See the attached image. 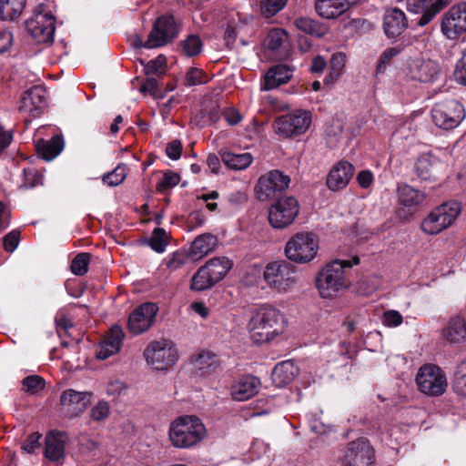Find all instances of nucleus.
Returning a JSON list of instances; mask_svg holds the SVG:
<instances>
[{
	"instance_id": "f257e3e1",
	"label": "nucleus",
	"mask_w": 466,
	"mask_h": 466,
	"mask_svg": "<svg viewBox=\"0 0 466 466\" xmlns=\"http://www.w3.org/2000/svg\"><path fill=\"white\" fill-rule=\"evenodd\" d=\"M360 258L352 261L335 259L328 263L316 277V287L322 298L336 297L350 285L349 272L353 264H359Z\"/></svg>"
},
{
	"instance_id": "f03ea898",
	"label": "nucleus",
	"mask_w": 466,
	"mask_h": 466,
	"mask_svg": "<svg viewBox=\"0 0 466 466\" xmlns=\"http://www.w3.org/2000/svg\"><path fill=\"white\" fill-rule=\"evenodd\" d=\"M248 327L256 343L268 342L282 333L284 318L279 309L262 306L252 312Z\"/></svg>"
},
{
	"instance_id": "7ed1b4c3",
	"label": "nucleus",
	"mask_w": 466,
	"mask_h": 466,
	"mask_svg": "<svg viewBox=\"0 0 466 466\" xmlns=\"http://www.w3.org/2000/svg\"><path fill=\"white\" fill-rule=\"evenodd\" d=\"M180 31L181 23L173 15H162L154 21L147 40L137 37L135 46L147 49L166 46L178 37Z\"/></svg>"
},
{
	"instance_id": "20e7f679",
	"label": "nucleus",
	"mask_w": 466,
	"mask_h": 466,
	"mask_svg": "<svg viewBox=\"0 0 466 466\" xmlns=\"http://www.w3.org/2000/svg\"><path fill=\"white\" fill-rule=\"evenodd\" d=\"M206 434L201 420L195 416H183L175 420L169 428V440L173 446L187 449L199 442Z\"/></svg>"
},
{
	"instance_id": "39448f33",
	"label": "nucleus",
	"mask_w": 466,
	"mask_h": 466,
	"mask_svg": "<svg viewBox=\"0 0 466 466\" xmlns=\"http://www.w3.org/2000/svg\"><path fill=\"white\" fill-rule=\"evenodd\" d=\"M263 279L278 292H288L299 282L298 268L286 260L272 261L264 268Z\"/></svg>"
},
{
	"instance_id": "423d86ee",
	"label": "nucleus",
	"mask_w": 466,
	"mask_h": 466,
	"mask_svg": "<svg viewBox=\"0 0 466 466\" xmlns=\"http://www.w3.org/2000/svg\"><path fill=\"white\" fill-rule=\"evenodd\" d=\"M319 249L317 236L311 232H299L285 246V256L292 262L304 264L311 261Z\"/></svg>"
},
{
	"instance_id": "0eeeda50",
	"label": "nucleus",
	"mask_w": 466,
	"mask_h": 466,
	"mask_svg": "<svg viewBox=\"0 0 466 466\" xmlns=\"http://www.w3.org/2000/svg\"><path fill=\"white\" fill-rule=\"evenodd\" d=\"M144 357L147 364L155 370H167L177 362L178 353L171 340L161 339L148 343L144 350Z\"/></svg>"
},
{
	"instance_id": "6e6552de",
	"label": "nucleus",
	"mask_w": 466,
	"mask_h": 466,
	"mask_svg": "<svg viewBox=\"0 0 466 466\" xmlns=\"http://www.w3.org/2000/svg\"><path fill=\"white\" fill-rule=\"evenodd\" d=\"M461 212L457 201L445 202L434 208L421 223V229L430 235H436L451 226Z\"/></svg>"
},
{
	"instance_id": "1a4fd4ad",
	"label": "nucleus",
	"mask_w": 466,
	"mask_h": 466,
	"mask_svg": "<svg viewBox=\"0 0 466 466\" xmlns=\"http://www.w3.org/2000/svg\"><path fill=\"white\" fill-rule=\"evenodd\" d=\"M461 212L457 201L445 202L434 208L421 223V229L430 235H436L451 226Z\"/></svg>"
},
{
	"instance_id": "9d476101",
	"label": "nucleus",
	"mask_w": 466,
	"mask_h": 466,
	"mask_svg": "<svg viewBox=\"0 0 466 466\" xmlns=\"http://www.w3.org/2000/svg\"><path fill=\"white\" fill-rule=\"evenodd\" d=\"M431 117L438 127L450 130L458 127L464 119L465 110L458 100L448 99L434 105Z\"/></svg>"
},
{
	"instance_id": "9b49d317",
	"label": "nucleus",
	"mask_w": 466,
	"mask_h": 466,
	"mask_svg": "<svg viewBox=\"0 0 466 466\" xmlns=\"http://www.w3.org/2000/svg\"><path fill=\"white\" fill-rule=\"evenodd\" d=\"M416 383L418 389L429 396H441L447 388L444 372L433 364H426L420 368L416 376Z\"/></svg>"
},
{
	"instance_id": "f8f14e48",
	"label": "nucleus",
	"mask_w": 466,
	"mask_h": 466,
	"mask_svg": "<svg viewBox=\"0 0 466 466\" xmlns=\"http://www.w3.org/2000/svg\"><path fill=\"white\" fill-rule=\"evenodd\" d=\"M299 212V201L294 197H284L278 199L268 209V222L278 229L290 226Z\"/></svg>"
},
{
	"instance_id": "ddd939ff",
	"label": "nucleus",
	"mask_w": 466,
	"mask_h": 466,
	"mask_svg": "<svg viewBox=\"0 0 466 466\" xmlns=\"http://www.w3.org/2000/svg\"><path fill=\"white\" fill-rule=\"evenodd\" d=\"M310 123L311 116L309 111L296 110L277 117L274 126L279 134L285 137H292L305 133Z\"/></svg>"
},
{
	"instance_id": "4468645a",
	"label": "nucleus",
	"mask_w": 466,
	"mask_h": 466,
	"mask_svg": "<svg viewBox=\"0 0 466 466\" xmlns=\"http://www.w3.org/2000/svg\"><path fill=\"white\" fill-rule=\"evenodd\" d=\"M290 183L289 176L284 174L279 169H272L268 173L261 175L255 186L257 198L260 201H265L277 192L286 190Z\"/></svg>"
},
{
	"instance_id": "2eb2a0df",
	"label": "nucleus",
	"mask_w": 466,
	"mask_h": 466,
	"mask_svg": "<svg viewBox=\"0 0 466 466\" xmlns=\"http://www.w3.org/2000/svg\"><path fill=\"white\" fill-rule=\"evenodd\" d=\"M56 19L50 13L36 12L25 21V28L38 43H49L54 39Z\"/></svg>"
},
{
	"instance_id": "dca6fc26",
	"label": "nucleus",
	"mask_w": 466,
	"mask_h": 466,
	"mask_svg": "<svg viewBox=\"0 0 466 466\" xmlns=\"http://www.w3.org/2000/svg\"><path fill=\"white\" fill-rule=\"evenodd\" d=\"M374 450L367 439L360 438L350 442L342 459L343 466H371Z\"/></svg>"
},
{
	"instance_id": "f3484780",
	"label": "nucleus",
	"mask_w": 466,
	"mask_h": 466,
	"mask_svg": "<svg viewBox=\"0 0 466 466\" xmlns=\"http://www.w3.org/2000/svg\"><path fill=\"white\" fill-rule=\"evenodd\" d=\"M441 26L443 35L450 39H457L466 33V3L451 7L444 14Z\"/></svg>"
},
{
	"instance_id": "a211bd4d",
	"label": "nucleus",
	"mask_w": 466,
	"mask_h": 466,
	"mask_svg": "<svg viewBox=\"0 0 466 466\" xmlns=\"http://www.w3.org/2000/svg\"><path fill=\"white\" fill-rule=\"evenodd\" d=\"M158 308L155 303H144L134 309L128 318L127 328L134 335L147 330L154 323Z\"/></svg>"
},
{
	"instance_id": "6ab92c4d",
	"label": "nucleus",
	"mask_w": 466,
	"mask_h": 466,
	"mask_svg": "<svg viewBox=\"0 0 466 466\" xmlns=\"http://www.w3.org/2000/svg\"><path fill=\"white\" fill-rule=\"evenodd\" d=\"M446 5L444 0H407L408 10L421 15L417 21L419 26L428 25Z\"/></svg>"
},
{
	"instance_id": "aec40b11",
	"label": "nucleus",
	"mask_w": 466,
	"mask_h": 466,
	"mask_svg": "<svg viewBox=\"0 0 466 466\" xmlns=\"http://www.w3.org/2000/svg\"><path fill=\"white\" fill-rule=\"evenodd\" d=\"M46 105V90L43 86H34L21 98L19 111L33 117L39 116Z\"/></svg>"
},
{
	"instance_id": "412c9836",
	"label": "nucleus",
	"mask_w": 466,
	"mask_h": 466,
	"mask_svg": "<svg viewBox=\"0 0 466 466\" xmlns=\"http://www.w3.org/2000/svg\"><path fill=\"white\" fill-rule=\"evenodd\" d=\"M91 392L69 389L62 392L60 403L70 417H76L91 403Z\"/></svg>"
},
{
	"instance_id": "4be33fe9",
	"label": "nucleus",
	"mask_w": 466,
	"mask_h": 466,
	"mask_svg": "<svg viewBox=\"0 0 466 466\" xmlns=\"http://www.w3.org/2000/svg\"><path fill=\"white\" fill-rule=\"evenodd\" d=\"M354 172V167L350 162L341 160L335 164L329 170L326 184L331 191H339L345 188L350 183Z\"/></svg>"
},
{
	"instance_id": "5701e85b",
	"label": "nucleus",
	"mask_w": 466,
	"mask_h": 466,
	"mask_svg": "<svg viewBox=\"0 0 466 466\" xmlns=\"http://www.w3.org/2000/svg\"><path fill=\"white\" fill-rule=\"evenodd\" d=\"M360 0H316L314 4L317 14L324 19H335L345 14L350 6Z\"/></svg>"
},
{
	"instance_id": "b1692460",
	"label": "nucleus",
	"mask_w": 466,
	"mask_h": 466,
	"mask_svg": "<svg viewBox=\"0 0 466 466\" xmlns=\"http://www.w3.org/2000/svg\"><path fill=\"white\" fill-rule=\"evenodd\" d=\"M408 27L404 12L397 7L387 9L383 16V30L388 38L400 35Z\"/></svg>"
},
{
	"instance_id": "393cba45",
	"label": "nucleus",
	"mask_w": 466,
	"mask_h": 466,
	"mask_svg": "<svg viewBox=\"0 0 466 466\" xmlns=\"http://www.w3.org/2000/svg\"><path fill=\"white\" fill-rule=\"evenodd\" d=\"M260 380L252 375L243 376L231 386V396L235 400L245 401L254 397L259 390Z\"/></svg>"
},
{
	"instance_id": "a878e982",
	"label": "nucleus",
	"mask_w": 466,
	"mask_h": 466,
	"mask_svg": "<svg viewBox=\"0 0 466 466\" xmlns=\"http://www.w3.org/2000/svg\"><path fill=\"white\" fill-rule=\"evenodd\" d=\"M293 68L285 64H278L268 68L261 86L263 90H271L287 84L292 77Z\"/></svg>"
},
{
	"instance_id": "bb28decb",
	"label": "nucleus",
	"mask_w": 466,
	"mask_h": 466,
	"mask_svg": "<svg viewBox=\"0 0 466 466\" xmlns=\"http://www.w3.org/2000/svg\"><path fill=\"white\" fill-rule=\"evenodd\" d=\"M410 75L415 80L429 83L435 79L440 73L439 65L431 59H416L410 64Z\"/></svg>"
},
{
	"instance_id": "cd10ccee",
	"label": "nucleus",
	"mask_w": 466,
	"mask_h": 466,
	"mask_svg": "<svg viewBox=\"0 0 466 466\" xmlns=\"http://www.w3.org/2000/svg\"><path fill=\"white\" fill-rule=\"evenodd\" d=\"M439 160L431 154L420 155L415 164L414 172L421 181H434L437 177Z\"/></svg>"
},
{
	"instance_id": "c85d7f7f",
	"label": "nucleus",
	"mask_w": 466,
	"mask_h": 466,
	"mask_svg": "<svg viewBox=\"0 0 466 466\" xmlns=\"http://www.w3.org/2000/svg\"><path fill=\"white\" fill-rule=\"evenodd\" d=\"M66 440L64 433L52 431L46 436V457L52 461H58L65 457Z\"/></svg>"
},
{
	"instance_id": "c756f323",
	"label": "nucleus",
	"mask_w": 466,
	"mask_h": 466,
	"mask_svg": "<svg viewBox=\"0 0 466 466\" xmlns=\"http://www.w3.org/2000/svg\"><path fill=\"white\" fill-rule=\"evenodd\" d=\"M299 374V368L292 360L282 361L275 366L271 373L274 385L282 388L290 383Z\"/></svg>"
},
{
	"instance_id": "7c9ffc66",
	"label": "nucleus",
	"mask_w": 466,
	"mask_h": 466,
	"mask_svg": "<svg viewBox=\"0 0 466 466\" xmlns=\"http://www.w3.org/2000/svg\"><path fill=\"white\" fill-rule=\"evenodd\" d=\"M263 43L265 47L274 52L276 56L279 57L286 56L289 36L284 29L273 28L269 30Z\"/></svg>"
},
{
	"instance_id": "2f4dec72",
	"label": "nucleus",
	"mask_w": 466,
	"mask_h": 466,
	"mask_svg": "<svg viewBox=\"0 0 466 466\" xmlns=\"http://www.w3.org/2000/svg\"><path fill=\"white\" fill-rule=\"evenodd\" d=\"M445 339L453 344L466 341V319L461 316L451 317L443 329Z\"/></svg>"
},
{
	"instance_id": "473e14b6",
	"label": "nucleus",
	"mask_w": 466,
	"mask_h": 466,
	"mask_svg": "<svg viewBox=\"0 0 466 466\" xmlns=\"http://www.w3.org/2000/svg\"><path fill=\"white\" fill-rule=\"evenodd\" d=\"M64 148V140L59 136H55L49 140L39 139L35 144L37 155L46 161H51L56 157Z\"/></svg>"
},
{
	"instance_id": "72a5a7b5",
	"label": "nucleus",
	"mask_w": 466,
	"mask_h": 466,
	"mask_svg": "<svg viewBox=\"0 0 466 466\" xmlns=\"http://www.w3.org/2000/svg\"><path fill=\"white\" fill-rule=\"evenodd\" d=\"M397 192L400 205L409 208H416L426 198L425 193L413 188L408 184L399 185Z\"/></svg>"
},
{
	"instance_id": "f704fd0d",
	"label": "nucleus",
	"mask_w": 466,
	"mask_h": 466,
	"mask_svg": "<svg viewBox=\"0 0 466 466\" xmlns=\"http://www.w3.org/2000/svg\"><path fill=\"white\" fill-rule=\"evenodd\" d=\"M216 245V238L212 234H202L195 238L190 247L192 259H198L211 252Z\"/></svg>"
},
{
	"instance_id": "c9c22d12",
	"label": "nucleus",
	"mask_w": 466,
	"mask_h": 466,
	"mask_svg": "<svg viewBox=\"0 0 466 466\" xmlns=\"http://www.w3.org/2000/svg\"><path fill=\"white\" fill-rule=\"evenodd\" d=\"M26 0H0V18L5 21H15L18 18Z\"/></svg>"
},
{
	"instance_id": "e433bc0d",
	"label": "nucleus",
	"mask_w": 466,
	"mask_h": 466,
	"mask_svg": "<svg viewBox=\"0 0 466 466\" xmlns=\"http://www.w3.org/2000/svg\"><path fill=\"white\" fill-rule=\"evenodd\" d=\"M218 282L204 265L200 267L191 279L190 289L194 291H204L211 289Z\"/></svg>"
},
{
	"instance_id": "4c0bfd02",
	"label": "nucleus",
	"mask_w": 466,
	"mask_h": 466,
	"mask_svg": "<svg viewBox=\"0 0 466 466\" xmlns=\"http://www.w3.org/2000/svg\"><path fill=\"white\" fill-rule=\"evenodd\" d=\"M221 160L231 169L242 170L251 164L253 157L250 153L235 154L226 151L221 154Z\"/></svg>"
},
{
	"instance_id": "58836bf2",
	"label": "nucleus",
	"mask_w": 466,
	"mask_h": 466,
	"mask_svg": "<svg viewBox=\"0 0 466 466\" xmlns=\"http://www.w3.org/2000/svg\"><path fill=\"white\" fill-rule=\"evenodd\" d=\"M194 365L202 372V375H208L218 368L219 362L215 354L209 351H201L195 357Z\"/></svg>"
},
{
	"instance_id": "ea45409f",
	"label": "nucleus",
	"mask_w": 466,
	"mask_h": 466,
	"mask_svg": "<svg viewBox=\"0 0 466 466\" xmlns=\"http://www.w3.org/2000/svg\"><path fill=\"white\" fill-rule=\"evenodd\" d=\"M205 266L213 276V279L218 282L227 275L232 267V263L228 258L220 257L208 260Z\"/></svg>"
},
{
	"instance_id": "a19ab883",
	"label": "nucleus",
	"mask_w": 466,
	"mask_h": 466,
	"mask_svg": "<svg viewBox=\"0 0 466 466\" xmlns=\"http://www.w3.org/2000/svg\"><path fill=\"white\" fill-rule=\"evenodd\" d=\"M294 24L299 31L308 35L320 37L324 34L320 24L309 17H299L295 20Z\"/></svg>"
},
{
	"instance_id": "79ce46f5",
	"label": "nucleus",
	"mask_w": 466,
	"mask_h": 466,
	"mask_svg": "<svg viewBox=\"0 0 466 466\" xmlns=\"http://www.w3.org/2000/svg\"><path fill=\"white\" fill-rule=\"evenodd\" d=\"M346 56L342 53H335L330 59V72L325 77L324 83L329 84L337 80L345 66Z\"/></svg>"
},
{
	"instance_id": "37998d69",
	"label": "nucleus",
	"mask_w": 466,
	"mask_h": 466,
	"mask_svg": "<svg viewBox=\"0 0 466 466\" xmlns=\"http://www.w3.org/2000/svg\"><path fill=\"white\" fill-rule=\"evenodd\" d=\"M453 390L461 396H466V360L458 364L452 380Z\"/></svg>"
},
{
	"instance_id": "c03bdc74",
	"label": "nucleus",
	"mask_w": 466,
	"mask_h": 466,
	"mask_svg": "<svg viewBox=\"0 0 466 466\" xmlns=\"http://www.w3.org/2000/svg\"><path fill=\"white\" fill-rule=\"evenodd\" d=\"M147 243L154 251L162 253L167 245L166 230L161 228H156L152 232L151 238L147 240Z\"/></svg>"
},
{
	"instance_id": "a18cd8bd",
	"label": "nucleus",
	"mask_w": 466,
	"mask_h": 466,
	"mask_svg": "<svg viewBox=\"0 0 466 466\" xmlns=\"http://www.w3.org/2000/svg\"><path fill=\"white\" fill-rule=\"evenodd\" d=\"M402 48L400 46H393L385 49L380 55L378 65L376 67V75L383 74L387 68L391 64L392 59L397 56Z\"/></svg>"
},
{
	"instance_id": "49530a36",
	"label": "nucleus",
	"mask_w": 466,
	"mask_h": 466,
	"mask_svg": "<svg viewBox=\"0 0 466 466\" xmlns=\"http://www.w3.org/2000/svg\"><path fill=\"white\" fill-rule=\"evenodd\" d=\"M180 46L187 56H196L201 52L202 41L198 35H189L187 39L180 43Z\"/></svg>"
},
{
	"instance_id": "de8ad7c7",
	"label": "nucleus",
	"mask_w": 466,
	"mask_h": 466,
	"mask_svg": "<svg viewBox=\"0 0 466 466\" xmlns=\"http://www.w3.org/2000/svg\"><path fill=\"white\" fill-rule=\"evenodd\" d=\"M127 177V166L118 165L113 171L104 174L103 182L110 187L120 185Z\"/></svg>"
},
{
	"instance_id": "09e8293b",
	"label": "nucleus",
	"mask_w": 466,
	"mask_h": 466,
	"mask_svg": "<svg viewBox=\"0 0 466 466\" xmlns=\"http://www.w3.org/2000/svg\"><path fill=\"white\" fill-rule=\"evenodd\" d=\"M288 0H260V12L264 17H272L284 8Z\"/></svg>"
},
{
	"instance_id": "8fccbe9b",
	"label": "nucleus",
	"mask_w": 466,
	"mask_h": 466,
	"mask_svg": "<svg viewBox=\"0 0 466 466\" xmlns=\"http://www.w3.org/2000/svg\"><path fill=\"white\" fill-rule=\"evenodd\" d=\"M90 254L82 252L77 254L71 262V271L76 276H83L88 270Z\"/></svg>"
},
{
	"instance_id": "3c124183",
	"label": "nucleus",
	"mask_w": 466,
	"mask_h": 466,
	"mask_svg": "<svg viewBox=\"0 0 466 466\" xmlns=\"http://www.w3.org/2000/svg\"><path fill=\"white\" fill-rule=\"evenodd\" d=\"M195 259L191 258L190 252L187 253L186 251H176L172 254V256L167 260V268L172 271L177 270L182 268L184 265L187 264L190 261H194Z\"/></svg>"
},
{
	"instance_id": "603ef678",
	"label": "nucleus",
	"mask_w": 466,
	"mask_h": 466,
	"mask_svg": "<svg viewBox=\"0 0 466 466\" xmlns=\"http://www.w3.org/2000/svg\"><path fill=\"white\" fill-rule=\"evenodd\" d=\"M23 390L29 394H35L44 390L45 380L38 375H29L22 380Z\"/></svg>"
},
{
	"instance_id": "864d4df0",
	"label": "nucleus",
	"mask_w": 466,
	"mask_h": 466,
	"mask_svg": "<svg viewBox=\"0 0 466 466\" xmlns=\"http://www.w3.org/2000/svg\"><path fill=\"white\" fill-rule=\"evenodd\" d=\"M166 56L163 55H159L157 57H156L153 60H150L147 65H145L144 71L147 76H161L162 74H164V71H162L161 69L166 67Z\"/></svg>"
},
{
	"instance_id": "5fc2aeb1",
	"label": "nucleus",
	"mask_w": 466,
	"mask_h": 466,
	"mask_svg": "<svg viewBox=\"0 0 466 466\" xmlns=\"http://www.w3.org/2000/svg\"><path fill=\"white\" fill-rule=\"evenodd\" d=\"M180 181V177L177 173L173 171H166L164 177L160 182L157 184L156 190L159 193H163L168 188L174 187Z\"/></svg>"
},
{
	"instance_id": "6e6d98bb",
	"label": "nucleus",
	"mask_w": 466,
	"mask_h": 466,
	"mask_svg": "<svg viewBox=\"0 0 466 466\" xmlns=\"http://www.w3.org/2000/svg\"><path fill=\"white\" fill-rule=\"evenodd\" d=\"M209 81L208 75L201 69L191 67L186 75L187 86L203 85Z\"/></svg>"
},
{
	"instance_id": "4d7b16f0",
	"label": "nucleus",
	"mask_w": 466,
	"mask_h": 466,
	"mask_svg": "<svg viewBox=\"0 0 466 466\" xmlns=\"http://www.w3.org/2000/svg\"><path fill=\"white\" fill-rule=\"evenodd\" d=\"M109 413L108 403L105 400H100L91 409L90 418L94 421H102L108 418Z\"/></svg>"
},
{
	"instance_id": "13d9d810",
	"label": "nucleus",
	"mask_w": 466,
	"mask_h": 466,
	"mask_svg": "<svg viewBox=\"0 0 466 466\" xmlns=\"http://www.w3.org/2000/svg\"><path fill=\"white\" fill-rule=\"evenodd\" d=\"M124 337L125 333L121 327L116 325L109 329L104 341L120 350Z\"/></svg>"
},
{
	"instance_id": "bf43d9fd",
	"label": "nucleus",
	"mask_w": 466,
	"mask_h": 466,
	"mask_svg": "<svg viewBox=\"0 0 466 466\" xmlns=\"http://www.w3.org/2000/svg\"><path fill=\"white\" fill-rule=\"evenodd\" d=\"M453 76L456 82L466 86V50L462 53L461 59L456 63Z\"/></svg>"
},
{
	"instance_id": "052dcab7",
	"label": "nucleus",
	"mask_w": 466,
	"mask_h": 466,
	"mask_svg": "<svg viewBox=\"0 0 466 466\" xmlns=\"http://www.w3.org/2000/svg\"><path fill=\"white\" fill-rule=\"evenodd\" d=\"M20 241V231L12 230L3 238L4 248L6 252H13L18 246Z\"/></svg>"
},
{
	"instance_id": "680f3d73",
	"label": "nucleus",
	"mask_w": 466,
	"mask_h": 466,
	"mask_svg": "<svg viewBox=\"0 0 466 466\" xmlns=\"http://www.w3.org/2000/svg\"><path fill=\"white\" fill-rule=\"evenodd\" d=\"M40 438L41 434L38 432H34L28 435L25 443L21 447L22 451L26 453H33L35 451V449H38L40 447Z\"/></svg>"
},
{
	"instance_id": "e2e57ef3",
	"label": "nucleus",
	"mask_w": 466,
	"mask_h": 466,
	"mask_svg": "<svg viewBox=\"0 0 466 466\" xmlns=\"http://www.w3.org/2000/svg\"><path fill=\"white\" fill-rule=\"evenodd\" d=\"M182 153V144L180 140L174 139L171 142L167 143L166 147V154L167 156L173 159L177 160Z\"/></svg>"
},
{
	"instance_id": "0e129e2a",
	"label": "nucleus",
	"mask_w": 466,
	"mask_h": 466,
	"mask_svg": "<svg viewBox=\"0 0 466 466\" xmlns=\"http://www.w3.org/2000/svg\"><path fill=\"white\" fill-rule=\"evenodd\" d=\"M120 350H118L115 346H111L107 342H101L96 350V357L99 360H106L110 356L117 353Z\"/></svg>"
},
{
	"instance_id": "69168bd1",
	"label": "nucleus",
	"mask_w": 466,
	"mask_h": 466,
	"mask_svg": "<svg viewBox=\"0 0 466 466\" xmlns=\"http://www.w3.org/2000/svg\"><path fill=\"white\" fill-rule=\"evenodd\" d=\"M148 77L143 82V84L140 86V92L150 93L153 96L157 97L159 96L158 94V82L155 77Z\"/></svg>"
},
{
	"instance_id": "338daca9",
	"label": "nucleus",
	"mask_w": 466,
	"mask_h": 466,
	"mask_svg": "<svg viewBox=\"0 0 466 466\" xmlns=\"http://www.w3.org/2000/svg\"><path fill=\"white\" fill-rule=\"evenodd\" d=\"M383 322L388 327H397L402 322V316L399 311L389 310L384 312Z\"/></svg>"
},
{
	"instance_id": "774afa93",
	"label": "nucleus",
	"mask_w": 466,
	"mask_h": 466,
	"mask_svg": "<svg viewBox=\"0 0 466 466\" xmlns=\"http://www.w3.org/2000/svg\"><path fill=\"white\" fill-rule=\"evenodd\" d=\"M13 42V35L7 30H0V54L7 51Z\"/></svg>"
}]
</instances>
